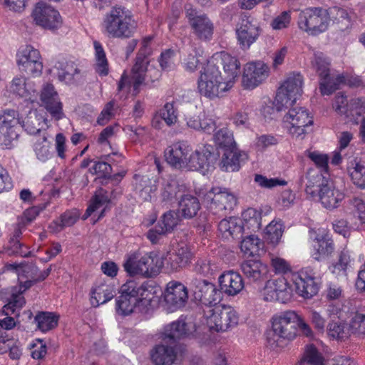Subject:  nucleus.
Segmentation results:
<instances>
[{"mask_svg":"<svg viewBox=\"0 0 365 365\" xmlns=\"http://www.w3.org/2000/svg\"><path fill=\"white\" fill-rule=\"evenodd\" d=\"M153 289L148 283L139 285L134 280L126 282L120 288V295L116 298V313L125 317L132 314L135 309L145 312L154 297Z\"/></svg>","mask_w":365,"mask_h":365,"instance_id":"f257e3e1","label":"nucleus"},{"mask_svg":"<svg viewBox=\"0 0 365 365\" xmlns=\"http://www.w3.org/2000/svg\"><path fill=\"white\" fill-rule=\"evenodd\" d=\"M103 26L110 37L128 38L135 32L137 23L130 11L123 6H114L106 15Z\"/></svg>","mask_w":365,"mask_h":365,"instance_id":"f03ea898","label":"nucleus"},{"mask_svg":"<svg viewBox=\"0 0 365 365\" xmlns=\"http://www.w3.org/2000/svg\"><path fill=\"white\" fill-rule=\"evenodd\" d=\"M217 63L212 56L200 71L197 81L199 92L210 98L217 97L231 88L228 83H226L225 76L221 73L220 65Z\"/></svg>","mask_w":365,"mask_h":365,"instance_id":"7ed1b4c3","label":"nucleus"},{"mask_svg":"<svg viewBox=\"0 0 365 365\" xmlns=\"http://www.w3.org/2000/svg\"><path fill=\"white\" fill-rule=\"evenodd\" d=\"M163 261L154 252L145 254L139 258L138 254L129 255L123 263L125 271L130 276L141 275L145 277L157 276L163 266Z\"/></svg>","mask_w":365,"mask_h":365,"instance_id":"20e7f679","label":"nucleus"},{"mask_svg":"<svg viewBox=\"0 0 365 365\" xmlns=\"http://www.w3.org/2000/svg\"><path fill=\"white\" fill-rule=\"evenodd\" d=\"M299 315L294 311H286L274 315L272 319V331L267 334L269 343L273 346L279 339H294L297 334Z\"/></svg>","mask_w":365,"mask_h":365,"instance_id":"39448f33","label":"nucleus"},{"mask_svg":"<svg viewBox=\"0 0 365 365\" xmlns=\"http://www.w3.org/2000/svg\"><path fill=\"white\" fill-rule=\"evenodd\" d=\"M202 202L209 211L219 217L226 215L227 210H232L237 205V197L227 188L214 187L203 193Z\"/></svg>","mask_w":365,"mask_h":365,"instance_id":"423d86ee","label":"nucleus"},{"mask_svg":"<svg viewBox=\"0 0 365 365\" xmlns=\"http://www.w3.org/2000/svg\"><path fill=\"white\" fill-rule=\"evenodd\" d=\"M203 315L210 329L217 332L236 327L239 320L237 312L232 307L220 304L203 309Z\"/></svg>","mask_w":365,"mask_h":365,"instance_id":"0eeeda50","label":"nucleus"},{"mask_svg":"<svg viewBox=\"0 0 365 365\" xmlns=\"http://www.w3.org/2000/svg\"><path fill=\"white\" fill-rule=\"evenodd\" d=\"M312 66L319 76V90L322 96L331 95L344 83V76L330 73V63L322 53H314Z\"/></svg>","mask_w":365,"mask_h":365,"instance_id":"6e6552de","label":"nucleus"},{"mask_svg":"<svg viewBox=\"0 0 365 365\" xmlns=\"http://www.w3.org/2000/svg\"><path fill=\"white\" fill-rule=\"evenodd\" d=\"M300 29L316 36L326 31L329 26V14L322 7H309L302 11L298 16Z\"/></svg>","mask_w":365,"mask_h":365,"instance_id":"1a4fd4ad","label":"nucleus"},{"mask_svg":"<svg viewBox=\"0 0 365 365\" xmlns=\"http://www.w3.org/2000/svg\"><path fill=\"white\" fill-rule=\"evenodd\" d=\"M303 78L299 73L289 76L278 88L274 105L278 111L286 110L294 106L297 98L302 93Z\"/></svg>","mask_w":365,"mask_h":365,"instance_id":"9d476101","label":"nucleus"},{"mask_svg":"<svg viewBox=\"0 0 365 365\" xmlns=\"http://www.w3.org/2000/svg\"><path fill=\"white\" fill-rule=\"evenodd\" d=\"M151 53V48L147 46L146 42H142V46L138 51L135 58V63L132 68V76L130 78L124 73L118 83V88L121 91L126 84H132L134 95L139 93V87L145 80V72L147 70L146 58Z\"/></svg>","mask_w":365,"mask_h":365,"instance_id":"9b49d317","label":"nucleus"},{"mask_svg":"<svg viewBox=\"0 0 365 365\" xmlns=\"http://www.w3.org/2000/svg\"><path fill=\"white\" fill-rule=\"evenodd\" d=\"M189 286L195 299L205 306L203 309L215 307L222 299V291L207 279L192 277Z\"/></svg>","mask_w":365,"mask_h":365,"instance_id":"f8f14e48","label":"nucleus"},{"mask_svg":"<svg viewBox=\"0 0 365 365\" xmlns=\"http://www.w3.org/2000/svg\"><path fill=\"white\" fill-rule=\"evenodd\" d=\"M185 16L192 33L201 41H210L214 34V24L205 14L192 8L186 9Z\"/></svg>","mask_w":365,"mask_h":365,"instance_id":"ddd939ff","label":"nucleus"},{"mask_svg":"<svg viewBox=\"0 0 365 365\" xmlns=\"http://www.w3.org/2000/svg\"><path fill=\"white\" fill-rule=\"evenodd\" d=\"M286 110H288V112L283 120L291 125L289 133L297 137L307 133L313 124V118L309 111L304 108L294 106Z\"/></svg>","mask_w":365,"mask_h":365,"instance_id":"4468645a","label":"nucleus"},{"mask_svg":"<svg viewBox=\"0 0 365 365\" xmlns=\"http://www.w3.org/2000/svg\"><path fill=\"white\" fill-rule=\"evenodd\" d=\"M219 157L220 152L215 146L205 144L190 155L188 170L207 171L214 167Z\"/></svg>","mask_w":365,"mask_h":365,"instance_id":"2eb2a0df","label":"nucleus"},{"mask_svg":"<svg viewBox=\"0 0 365 365\" xmlns=\"http://www.w3.org/2000/svg\"><path fill=\"white\" fill-rule=\"evenodd\" d=\"M31 16L36 25L46 29H57L62 24V18L59 12L43 1L36 4Z\"/></svg>","mask_w":365,"mask_h":365,"instance_id":"dca6fc26","label":"nucleus"},{"mask_svg":"<svg viewBox=\"0 0 365 365\" xmlns=\"http://www.w3.org/2000/svg\"><path fill=\"white\" fill-rule=\"evenodd\" d=\"M292 297V285L284 276L267 282L264 289V300L287 303Z\"/></svg>","mask_w":365,"mask_h":365,"instance_id":"f3484780","label":"nucleus"},{"mask_svg":"<svg viewBox=\"0 0 365 365\" xmlns=\"http://www.w3.org/2000/svg\"><path fill=\"white\" fill-rule=\"evenodd\" d=\"M235 32L240 48L247 50L258 39L262 33V29L254 19L245 17L237 24Z\"/></svg>","mask_w":365,"mask_h":365,"instance_id":"a211bd4d","label":"nucleus"},{"mask_svg":"<svg viewBox=\"0 0 365 365\" xmlns=\"http://www.w3.org/2000/svg\"><path fill=\"white\" fill-rule=\"evenodd\" d=\"M292 280L297 292L304 298L310 299L318 293L319 283L312 269H302L293 275Z\"/></svg>","mask_w":365,"mask_h":365,"instance_id":"6ab92c4d","label":"nucleus"},{"mask_svg":"<svg viewBox=\"0 0 365 365\" xmlns=\"http://www.w3.org/2000/svg\"><path fill=\"white\" fill-rule=\"evenodd\" d=\"M193 257L190 247L181 242L173 251L168 252L164 257L166 268L170 272H179L189 265Z\"/></svg>","mask_w":365,"mask_h":365,"instance_id":"aec40b11","label":"nucleus"},{"mask_svg":"<svg viewBox=\"0 0 365 365\" xmlns=\"http://www.w3.org/2000/svg\"><path fill=\"white\" fill-rule=\"evenodd\" d=\"M188 299L187 288L178 281H170L168 283L164 295L167 308L173 312L183 307Z\"/></svg>","mask_w":365,"mask_h":365,"instance_id":"412c9836","label":"nucleus"},{"mask_svg":"<svg viewBox=\"0 0 365 365\" xmlns=\"http://www.w3.org/2000/svg\"><path fill=\"white\" fill-rule=\"evenodd\" d=\"M269 71V67L262 61L247 63L242 74L243 87L246 89L256 88L268 77Z\"/></svg>","mask_w":365,"mask_h":365,"instance_id":"4be33fe9","label":"nucleus"},{"mask_svg":"<svg viewBox=\"0 0 365 365\" xmlns=\"http://www.w3.org/2000/svg\"><path fill=\"white\" fill-rule=\"evenodd\" d=\"M187 191V187L184 181L176 176H170L163 184L160 200L165 205L175 203L179 197L180 198Z\"/></svg>","mask_w":365,"mask_h":365,"instance_id":"5701e85b","label":"nucleus"},{"mask_svg":"<svg viewBox=\"0 0 365 365\" xmlns=\"http://www.w3.org/2000/svg\"><path fill=\"white\" fill-rule=\"evenodd\" d=\"M190 149L189 146L182 143H174L165 150V158L167 163L176 169H187Z\"/></svg>","mask_w":365,"mask_h":365,"instance_id":"b1692460","label":"nucleus"},{"mask_svg":"<svg viewBox=\"0 0 365 365\" xmlns=\"http://www.w3.org/2000/svg\"><path fill=\"white\" fill-rule=\"evenodd\" d=\"M220 68L222 67L226 83L232 88L240 73V63L238 59L227 52H221L213 56Z\"/></svg>","mask_w":365,"mask_h":365,"instance_id":"393cba45","label":"nucleus"},{"mask_svg":"<svg viewBox=\"0 0 365 365\" xmlns=\"http://www.w3.org/2000/svg\"><path fill=\"white\" fill-rule=\"evenodd\" d=\"M41 100L46 109L56 120L63 118L64 115L62 110V103L52 84L48 83L44 86L41 91Z\"/></svg>","mask_w":365,"mask_h":365,"instance_id":"a878e982","label":"nucleus"},{"mask_svg":"<svg viewBox=\"0 0 365 365\" xmlns=\"http://www.w3.org/2000/svg\"><path fill=\"white\" fill-rule=\"evenodd\" d=\"M240 269L250 282H261L267 277L268 267L259 259L245 260L241 263Z\"/></svg>","mask_w":365,"mask_h":365,"instance_id":"bb28decb","label":"nucleus"},{"mask_svg":"<svg viewBox=\"0 0 365 365\" xmlns=\"http://www.w3.org/2000/svg\"><path fill=\"white\" fill-rule=\"evenodd\" d=\"M344 197V193L336 188L333 182L330 180L328 184L319 190V193L316 198L318 199L324 207L331 210L340 206Z\"/></svg>","mask_w":365,"mask_h":365,"instance_id":"cd10ccee","label":"nucleus"},{"mask_svg":"<svg viewBox=\"0 0 365 365\" xmlns=\"http://www.w3.org/2000/svg\"><path fill=\"white\" fill-rule=\"evenodd\" d=\"M220 290L228 296H235L242 291L245 283L237 272L228 271L219 277Z\"/></svg>","mask_w":365,"mask_h":365,"instance_id":"c85d7f7f","label":"nucleus"},{"mask_svg":"<svg viewBox=\"0 0 365 365\" xmlns=\"http://www.w3.org/2000/svg\"><path fill=\"white\" fill-rule=\"evenodd\" d=\"M21 123L18 113L14 110H7L0 115V139L13 140L18 135L16 125Z\"/></svg>","mask_w":365,"mask_h":365,"instance_id":"c756f323","label":"nucleus"},{"mask_svg":"<svg viewBox=\"0 0 365 365\" xmlns=\"http://www.w3.org/2000/svg\"><path fill=\"white\" fill-rule=\"evenodd\" d=\"M175 345L165 343L156 344L150 351L153 362L156 365H171L176 359Z\"/></svg>","mask_w":365,"mask_h":365,"instance_id":"7c9ffc66","label":"nucleus"},{"mask_svg":"<svg viewBox=\"0 0 365 365\" xmlns=\"http://www.w3.org/2000/svg\"><path fill=\"white\" fill-rule=\"evenodd\" d=\"M305 178L307 180L305 192L307 195L313 199H316L319 193V190L331 180L329 178L324 176L321 172L313 168L307 170Z\"/></svg>","mask_w":365,"mask_h":365,"instance_id":"2f4dec72","label":"nucleus"},{"mask_svg":"<svg viewBox=\"0 0 365 365\" xmlns=\"http://www.w3.org/2000/svg\"><path fill=\"white\" fill-rule=\"evenodd\" d=\"M246 158V154L237 148H227L223 151L222 160L220 163V168L225 172H235L238 171L241 167V163L244 160L242 158Z\"/></svg>","mask_w":365,"mask_h":365,"instance_id":"473e14b6","label":"nucleus"},{"mask_svg":"<svg viewBox=\"0 0 365 365\" xmlns=\"http://www.w3.org/2000/svg\"><path fill=\"white\" fill-rule=\"evenodd\" d=\"M189 334L187 324L183 320H177L164 328L162 339L165 343L176 345L182 337Z\"/></svg>","mask_w":365,"mask_h":365,"instance_id":"72a5a7b5","label":"nucleus"},{"mask_svg":"<svg viewBox=\"0 0 365 365\" xmlns=\"http://www.w3.org/2000/svg\"><path fill=\"white\" fill-rule=\"evenodd\" d=\"M218 230L224 238L240 239L242 237L244 225L241 220L235 217L222 220L218 225Z\"/></svg>","mask_w":365,"mask_h":365,"instance_id":"f704fd0d","label":"nucleus"},{"mask_svg":"<svg viewBox=\"0 0 365 365\" xmlns=\"http://www.w3.org/2000/svg\"><path fill=\"white\" fill-rule=\"evenodd\" d=\"M179 210L185 219H192L195 217L200 209L198 198L192 195L185 194L178 201Z\"/></svg>","mask_w":365,"mask_h":365,"instance_id":"c9c22d12","label":"nucleus"},{"mask_svg":"<svg viewBox=\"0 0 365 365\" xmlns=\"http://www.w3.org/2000/svg\"><path fill=\"white\" fill-rule=\"evenodd\" d=\"M115 294L113 286L101 284L92 291L91 304L93 307H98L100 304H105L112 299Z\"/></svg>","mask_w":365,"mask_h":365,"instance_id":"e433bc0d","label":"nucleus"},{"mask_svg":"<svg viewBox=\"0 0 365 365\" xmlns=\"http://www.w3.org/2000/svg\"><path fill=\"white\" fill-rule=\"evenodd\" d=\"M314 249L313 258L317 261H321L332 254L334 251V244L331 239L322 237L320 239H317Z\"/></svg>","mask_w":365,"mask_h":365,"instance_id":"4c0bfd02","label":"nucleus"},{"mask_svg":"<svg viewBox=\"0 0 365 365\" xmlns=\"http://www.w3.org/2000/svg\"><path fill=\"white\" fill-rule=\"evenodd\" d=\"M44 120L43 116L38 114L36 110H30L27 115L23 120H21V123H19V124L28 133L34 135L41 131L42 128L41 125Z\"/></svg>","mask_w":365,"mask_h":365,"instance_id":"58836bf2","label":"nucleus"},{"mask_svg":"<svg viewBox=\"0 0 365 365\" xmlns=\"http://www.w3.org/2000/svg\"><path fill=\"white\" fill-rule=\"evenodd\" d=\"M79 218V212L76 210H66L61 214L59 218L54 220L50 225V228L55 232L63 230L66 227L73 225Z\"/></svg>","mask_w":365,"mask_h":365,"instance_id":"ea45409f","label":"nucleus"},{"mask_svg":"<svg viewBox=\"0 0 365 365\" xmlns=\"http://www.w3.org/2000/svg\"><path fill=\"white\" fill-rule=\"evenodd\" d=\"M38 328L43 332L54 329L58 325V316L52 312H41L34 319Z\"/></svg>","mask_w":365,"mask_h":365,"instance_id":"a19ab883","label":"nucleus"},{"mask_svg":"<svg viewBox=\"0 0 365 365\" xmlns=\"http://www.w3.org/2000/svg\"><path fill=\"white\" fill-rule=\"evenodd\" d=\"M346 323L337 319L331 320L327 325V334L332 339L337 340H345L349 336V328L346 327Z\"/></svg>","mask_w":365,"mask_h":365,"instance_id":"79ce46f5","label":"nucleus"},{"mask_svg":"<svg viewBox=\"0 0 365 365\" xmlns=\"http://www.w3.org/2000/svg\"><path fill=\"white\" fill-rule=\"evenodd\" d=\"M80 72L74 62L68 61L61 71H58V78L67 84H73L80 79Z\"/></svg>","mask_w":365,"mask_h":365,"instance_id":"37998d69","label":"nucleus"},{"mask_svg":"<svg viewBox=\"0 0 365 365\" xmlns=\"http://www.w3.org/2000/svg\"><path fill=\"white\" fill-rule=\"evenodd\" d=\"M213 138L215 143L218 145L223 151L227 148L233 149L237 148L234 140L232 133L227 128L220 129L214 134Z\"/></svg>","mask_w":365,"mask_h":365,"instance_id":"c03bdc74","label":"nucleus"},{"mask_svg":"<svg viewBox=\"0 0 365 365\" xmlns=\"http://www.w3.org/2000/svg\"><path fill=\"white\" fill-rule=\"evenodd\" d=\"M94 48L96 51V71L101 76H106L108 74V63L106 56L105 51L98 41H94Z\"/></svg>","mask_w":365,"mask_h":365,"instance_id":"a18cd8bd","label":"nucleus"},{"mask_svg":"<svg viewBox=\"0 0 365 365\" xmlns=\"http://www.w3.org/2000/svg\"><path fill=\"white\" fill-rule=\"evenodd\" d=\"M297 365H324V358L314 345H309Z\"/></svg>","mask_w":365,"mask_h":365,"instance_id":"49530a36","label":"nucleus"},{"mask_svg":"<svg viewBox=\"0 0 365 365\" xmlns=\"http://www.w3.org/2000/svg\"><path fill=\"white\" fill-rule=\"evenodd\" d=\"M41 55L37 49L30 45H26L19 49L17 53L18 65L40 60Z\"/></svg>","mask_w":365,"mask_h":365,"instance_id":"de8ad7c7","label":"nucleus"},{"mask_svg":"<svg viewBox=\"0 0 365 365\" xmlns=\"http://www.w3.org/2000/svg\"><path fill=\"white\" fill-rule=\"evenodd\" d=\"M261 245L260 240L257 236L250 235L243 238L240 248L244 253L254 256L259 254Z\"/></svg>","mask_w":365,"mask_h":365,"instance_id":"09e8293b","label":"nucleus"},{"mask_svg":"<svg viewBox=\"0 0 365 365\" xmlns=\"http://www.w3.org/2000/svg\"><path fill=\"white\" fill-rule=\"evenodd\" d=\"M283 225L280 222H271L267 227L265 237L272 245H277L283 234Z\"/></svg>","mask_w":365,"mask_h":365,"instance_id":"8fccbe9b","label":"nucleus"},{"mask_svg":"<svg viewBox=\"0 0 365 365\" xmlns=\"http://www.w3.org/2000/svg\"><path fill=\"white\" fill-rule=\"evenodd\" d=\"M329 14V24L331 21L334 24L344 23L346 27L350 23L349 14L345 9L334 6L327 9Z\"/></svg>","mask_w":365,"mask_h":365,"instance_id":"3c124183","label":"nucleus"},{"mask_svg":"<svg viewBox=\"0 0 365 365\" xmlns=\"http://www.w3.org/2000/svg\"><path fill=\"white\" fill-rule=\"evenodd\" d=\"M349 336H365V314L356 313L349 324Z\"/></svg>","mask_w":365,"mask_h":365,"instance_id":"603ef678","label":"nucleus"},{"mask_svg":"<svg viewBox=\"0 0 365 365\" xmlns=\"http://www.w3.org/2000/svg\"><path fill=\"white\" fill-rule=\"evenodd\" d=\"M10 90L12 93L21 97H27L31 93L32 89L26 83V78L21 76L13 79Z\"/></svg>","mask_w":365,"mask_h":365,"instance_id":"864d4df0","label":"nucleus"},{"mask_svg":"<svg viewBox=\"0 0 365 365\" xmlns=\"http://www.w3.org/2000/svg\"><path fill=\"white\" fill-rule=\"evenodd\" d=\"M349 174L353 183L361 189H365V167L359 163L349 168Z\"/></svg>","mask_w":365,"mask_h":365,"instance_id":"5fc2aeb1","label":"nucleus"},{"mask_svg":"<svg viewBox=\"0 0 365 365\" xmlns=\"http://www.w3.org/2000/svg\"><path fill=\"white\" fill-rule=\"evenodd\" d=\"M25 303L26 301L24 297L22 296V293L19 292L17 293H13L9 303L4 306L3 312H4L6 315L14 314L16 309L21 308Z\"/></svg>","mask_w":365,"mask_h":365,"instance_id":"6e6d98bb","label":"nucleus"},{"mask_svg":"<svg viewBox=\"0 0 365 365\" xmlns=\"http://www.w3.org/2000/svg\"><path fill=\"white\" fill-rule=\"evenodd\" d=\"M180 220L179 215L173 210H169L162 216V228L167 232H170L177 226Z\"/></svg>","mask_w":365,"mask_h":365,"instance_id":"4d7b16f0","label":"nucleus"},{"mask_svg":"<svg viewBox=\"0 0 365 365\" xmlns=\"http://www.w3.org/2000/svg\"><path fill=\"white\" fill-rule=\"evenodd\" d=\"M159 116L165 123L170 126L177 122L178 115L173 104L167 103L159 111Z\"/></svg>","mask_w":365,"mask_h":365,"instance_id":"13d9d810","label":"nucleus"},{"mask_svg":"<svg viewBox=\"0 0 365 365\" xmlns=\"http://www.w3.org/2000/svg\"><path fill=\"white\" fill-rule=\"evenodd\" d=\"M243 219L247 226H251L253 230L260 229L261 214L255 209L249 208L243 214Z\"/></svg>","mask_w":365,"mask_h":365,"instance_id":"bf43d9fd","label":"nucleus"},{"mask_svg":"<svg viewBox=\"0 0 365 365\" xmlns=\"http://www.w3.org/2000/svg\"><path fill=\"white\" fill-rule=\"evenodd\" d=\"M193 272L204 277L212 275L213 269L210 261L207 258H199L194 264Z\"/></svg>","mask_w":365,"mask_h":365,"instance_id":"052dcab7","label":"nucleus"},{"mask_svg":"<svg viewBox=\"0 0 365 365\" xmlns=\"http://www.w3.org/2000/svg\"><path fill=\"white\" fill-rule=\"evenodd\" d=\"M364 109L365 108L363 106V103L361 99H351L346 108L347 112H345L344 115L347 118H355L356 117L361 115Z\"/></svg>","mask_w":365,"mask_h":365,"instance_id":"680f3d73","label":"nucleus"},{"mask_svg":"<svg viewBox=\"0 0 365 365\" xmlns=\"http://www.w3.org/2000/svg\"><path fill=\"white\" fill-rule=\"evenodd\" d=\"M255 181L262 187L272 188L278 185H287V181L279 180L278 178H267V177L256 174L255 176Z\"/></svg>","mask_w":365,"mask_h":365,"instance_id":"e2e57ef3","label":"nucleus"},{"mask_svg":"<svg viewBox=\"0 0 365 365\" xmlns=\"http://www.w3.org/2000/svg\"><path fill=\"white\" fill-rule=\"evenodd\" d=\"M138 190L139 195L144 201H148L151 199V193L156 190L155 185H151L150 179L142 180L140 183L136 186Z\"/></svg>","mask_w":365,"mask_h":365,"instance_id":"0e129e2a","label":"nucleus"},{"mask_svg":"<svg viewBox=\"0 0 365 365\" xmlns=\"http://www.w3.org/2000/svg\"><path fill=\"white\" fill-rule=\"evenodd\" d=\"M34 150L37 158L41 161L46 160L51 156L49 142L47 141L46 137H43L41 141L35 143Z\"/></svg>","mask_w":365,"mask_h":365,"instance_id":"69168bd1","label":"nucleus"},{"mask_svg":"<svg viewBox=\"0 0 365 365\" xmlns=\"http://www.w3.org/2000/svg\"><path fill=\"white\" fill-rule=\"evenodd\" d=\"M9 245L6 249V253L9 256H21L22 257H29L31 255V252L24 250L25 247L20 241L9 242Z\"/></svg>","mask_w":365,"mask_h":365,"instance_id":"338daca9","label":"nucleus"},{"mask_svg":"<svg viewBox=\"0 0 365 365\" xmlns=\"http://www.w3.org/2000/svg\"><path fill=\"white\" fill-rule=\"evenodd\" d=\"M349 262V255L346 252H341L339 255L338 262L333 264L330 269L333 273L337 274H339L340 272L345 273Z\"/></svg>","mask_w":365,"mask_h":365,"instance_id":"774afa93","label":"nucleus"}]
</instances>
